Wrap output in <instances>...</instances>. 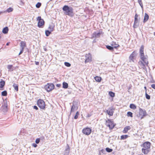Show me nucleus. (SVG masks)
<instances>
[{
	"label": "nucleus",
	"mask_w": 155,
	"mask_h": 155,
	"mask_svg": "<svg viewBox=\"0 0 155 155\" xmlns=\"http://www.w3.org/2000/svg\"><path fill=\"white\" fill-rule=\"evenodd\" d=\"M26 46L25 43L24 41H22L21 42L20 47L21 49H24L25 47Z\"/></svg>",
	"instance_id": "nucleus-16"
},
{
	"label": "nucleus",
	"mask_w": 155,
	"mask_h": 155,
	"mask_svg": "<svg viewBox=\"0 0 155 155\" xmlns=\"http://www.w3.org/2000/svg\"><path fill=\"white\" fill-rule=\"evenodd\" d=\"M147 115V113L145 110L140 108L139 114L138 115V117L140 118V119H143Z\"/></svg>",
	"instance_id": "nucleus-4"
},
{
	"label": "nucleus",
	"mask_w": 155,
	"mask_h": 155,
	"mask_svg": "<svg viewBox=\"0 0 155 155\" xmlns=\"http://www.w3.org/2000/svg\"><path fill=\"white\" fill-rule=\"evenodd\" d=\"M130 127L129 126H127L124 128V130H123V133H126L129 130H130Z\"/></svg>",
	"instance_id": "nucleus-15"
},
{
	"label": "nucleus",
	"mask_w": 155,
	"mask_h": 155,
	"mask_svg": "<svg viewBox=\"0 0 155 155\" xmlns=\"http://www.w3.org/2000/svg\"><path fill=\"white\" fill-rule=\"evenodd\" d=\"M149 16L148 15L145 13V14L144 18L143 19V22H146L149 19Z\"/></svg>",
	"instance_id": "nucleus-18"
},
{
	"label": "nucleus",
	"mask_w": 155,
	"mask_h": 155,
	"mask_svg": "<svg viewBox=\"0 0 155 155\" xmlns=\"http://www.w3.org/2000/svg\"><path fill=\"white\" fill-rule=\"evenodd\" d=\"M37 104L38 106L41 109H44L45 108V103L42 100H39L37 102Z\"/></svg>",
	"instance_id": "nucleus-8"
},
{
	"label": "nucleus",
	"mask_w": 155,
	"mask_h": 155,
	"mask_svg": "<svg viewBox=\"0 0 155 155\" xmlns=\"http://www.w3.org/2000/svg\"><path fill=\"white\" fill-rule=\"evenodd\" d=\"M106 125L111 129H113L115 126L113 122L110 119H108L106 120Z\"/></svg>",
	"instance_id": "nucleus-5"
},
{
	"label": "nucleus",
	"mask_w": 155,
	"mask_h": 155,
	"mask_svg": "<svg viewBox=\"0 0 155 155\" xmlns=\"http://www.w3.org/2000/svg\"><path fill=\"white\" fill-rule=\"evenodd\" d=\"M48 29H49L50 31L52 32L54 29V27L51 25H50L48 27Z\"/></svg>",
	"instance_id": "nucleus-27"
},
{
	"label": "nucleus",
	"mask_w": 155,
	"mask_h": 155,
	"mask_svg": "<svg viewBox=\"0 0 155 155\" xmlns=\"http://www.w3.org/2000/svg\"><path fill=\"white\" fill-rule=\"evenodd\" d=\"M9 43H10L9 42H8V43H6V45H9Z\"/></svg>",
	"instance_id": "nucleus-52"
},
{
	"label": "nucleus",
	"mask_w": 155,
	"mask_h": 155,
	"mask_svg": "<svg viewBox=\"0 0 155 155\" xmlns=\"http://www.w3.org/2000/svg\"><path fill=\"white\" fill-rule=\"evenodd\" d=\"M103 34V33L102 31L100 30L94 32L93 34V37L95 38H99L101 35H102Z\"/></svg>",
	"instance_id": "nucleus-7"
},
{
	"label": "nucleus",
	"mask_w": 155,
	"mask_h": 155,
	"mask_svg": "<svg viewBox=\"0 0 155 155\" xmlns=\"http://www.w3.org/2000/svg\"><path fill=\"white\" fill-rule=\"evenodd\" d=\"M94 79L96 81L100 82L101 81V78L99 77L96 76L94 77Z\"/></svg>",
	"instance_id": "nucleus-21"
},
{
	"label": "nucleus",
	"mask_w": 155,
	"mask_h": 155,
	"mask_svg": "<svg viewBox=\"0 0 155 155\" xmlns=\"http://www.w3.org/2000/svg\"><path fill=\"white\" fill-rule=\"evenodd\" d=\"M40 140L39 138H37L35 140V143H36L38 144L40 142Z\"/></svg>",
	"instance_id": "nucleus-43"
},
{
	"label": "nucleus",
	"mask_w": 155,
	"mask_h": 155,
	"mask_svg": "<svg viewBox=\"0 0 155 155\" xmlns=\"http://www.w3.org/2000/svg\"><path fill=\"white\" fill-rule=\"evenodd\" d=\"M5 82L4 81H0V90H2V88L5 85Z\"/></svg>",
	"instance_id": "nucleus-17"
},
{
	"label": "nucleus",
	"mask_w": 155,
	"mask_h": 155,
	"mask_svg": "<svg viewBox=\"0 0 155 155\" xmlns=\"http://www.w3.org/2000/svg\"><path fill=\"white\" fill-rule=\"evenodd\" d=\"M154 35H155V32H154Z\"/></svg>",
	"instance_id": "nucleus-55"
},
{
	"label": "nucleus",
	"mask_w": 155,
	"mask_h": 155,
	"mask_svg": "<svg viewBox=\"0 0 155 155\" xmlns=\"http://www.w3.org/2000/svg\"><path fill=\"white\" fill-rule=\"evenodd\" d=\"M138 2L142 8H143V5L141 0H138Z\"/></svg>",
	"instance_id": "nucleus-32"
},
{
	"label": "nucleus",
	"mask_w": 155,
	"mask_h": 155,
	"mask_svg": "<svg viewBox=\"0 0 155 155\" xmlns=\"http://www.w3.org/2000/svg\"><path fill=\"white\" fill-rule=\"evenodd\" d=\"M144 47L142 45L140 48V56L141 60L138 62V67L140 69L144 71H147V67H148V61L147 56L145 55L143 52Z\"/></svg>",
	"instance_id": "nucleus-1"
},
{
	"label": "nucleus",
	"mask_w": 155,
	"mask_h": 155,
	"mask_svg": "<svg viewBox=\"0 0 155 155\" xmlns=\"http://www.w3.org/2000/svg\"><path fill=\"white\" fill-rule=\"evenodd\" d=\"M44 50H45V51H46L47 49H46V48H44Z\"/></svg>",
	"instance_id": "nucleus-53"
},
{
	"label": "nucleus",
	"mask_w": 155,
	"mask_h": 155,
	"mask_svg": "<svg viewBox=\"0 0 155 155\" xmlns=\"http://www.w3.org/2000/svg\"><path fill=\"white\" fill-rule=\"evenodd\" d=\"M85 63L87 62H90L91 61L92 58L91 55L90 53H89L88 54H86L85 56Z\"/></svg>",
	"instance_id": "nucleus-12"
},
{
	"label": "nucleus",
	"mask_w": 155,
	"mask_h": 155,
	"mask_svg": "<svg viewBox=\"0 0 155 155\" xmlns=\"http://www.w3.org/2000/svg\"><path fill=\"white\" fill-rule=\"evenodd\" d=\"M144 88L146 90V87H144Z\"/></svg>",
	"instance_id": "nucleus-54"
},
{
	"label": "nucleus",
	"mask_w": 155,
	"mask_h": 155,
	"mask_svg": "<svg viewBox=\"0 0 155 155\" xmlns=\"http://www.w3.org/2000/svg\"><path fill=\"white\" fill-rule=\"evenodd\" d=\"M138 19L137 18L136 19H134V26L136 25L138 23Z\"/></svg>",
	"instance_id": "nucleus-41"
},
{
	"label": "nucleus",
	"mask_w": 155,
	"mask_h": 155,
	"mask_svg": "<svg viewBox=\"0 0 155 155\" xmlns=\"http://www.w3.org/2000/svg\"><path fill=\"white\" fill-rule=\"evenodd\" d=\"M7 95V92L6 91H5L2 92V96H6Z\"/></svg>",
	"instance_id": "nucleus-33"
},
{
	"label": "nucleus",
	"mask_w": 155,
	"mask_h": 155,
	"mask_svg": "<svg viewBox=\"0 0 155 155\" xmlns=\"http://www.w3.org/2000/svg\"><path fill=\"white\" fill-rule=\"evenodd\" d=\"M24 50V49H21L20 51L19 54V55H20L23 52Z\"/></svg>",
	"instance_id": "nucleus-44"
},
{
	"label": "nucleus",
	"mask_w": 155,
	"mask_h": 155,
	"mask_svg": "<svg viewBox=\"0 0 155 155\" xmlns=\"http://www.w3.org/2000/svg\"><path fill=\"white\" fill-rule=\"evenodd\" d=\"M130 108L133 110H135L136 108V106L134 104H130Z\"/></svg>",
	"instance_id": "nucleus-24"
},
{
	"label": "nucleus",
	"mask_w": 155,
	"mask_h": 155,
	"mask_svg": "<svg viewBox=\"0 0 155 155\" xmlns=\"http://www.w3.org/2000/svg\"><path fill=\"white\" fill-rule=\"evenodd\" d=\"M112 45L113 48H116L119 46V45L117 44L115 42H113L112 44Z\"/></svg>",
	"instance_id": "nucleus-25"
},
{
	"label": "nucleus",
	"mask_w": 155,
	"mask_h": 155,
	"mask_svg": "<svg viewBox=\"0 0 155 155\" xmlns=\"http://www.w3.org/2000/svg\"><path fill=\"white\" fill-rule=\"evenodd\" d=\"M106 47L108 49L110 50H112L113 49V48L112 46H106Z\"/></svg>",
	"instance_id": "nucleus-36"
},
{
	"label": "nucleus",
	"mask_w": 155,
	"mask_h": 155,
	"mask_svg": "<svg viewBox=\"0 0 155 155\" xmlns=\"http://www.w3.org/2000/svg\"><path fill=\"white\" fill-rule=\"evenodd\" d=\"M109 95L111 97H114L115 96L114 93L112 91H110L109 93Z\"/></svg>",
	"instance_id": "nucleus-30"
},
{
	"label": "nucleus",
	"mask_w": 155,
	"mask_h": 155,
	"mask_svg": "<svg viewBox=\"0 0 155 155\" xmlns=\"http://www.w3.org/2000/svg\"><path fill=\"white\" fill-rule=\"evenodd\" d=\"M69 150H70L69 147L68 146V145L67 144V148H66V149H65L66 152L65 153V154H66V155H68L69 153Z\"/></svg>",
	"instance_id": "nucleus-20"
},
{
	"label": "nucleus",
	"mask_w": 155,
	"mask_h": 155,
	"mask_svg": "<svg viewBox=\"0 0 155 155\" xmlns=\"http://www.w3.org/2000/svg\"><path fill=\"white\" fill-rule=\"evenodd\" d=\"M37 20L38 21V26L39 27H42V26L44 24L43 19L41 18V16H38L37 18Z\"/></svg>",
	"instance_id": "nucleus-9"
},
{
	"label": "nucleus",
	"mask_w": 155,
	"mask_h": 155,
	"mask_svg": "<svg viewBox=\"0 0 155 155\" xmlns=\"http://www.w3.org/2000/svg\"><path fill=\"white\" fill-rule=\"evenodd\" d=\"M54 87V85L52 84L48 83L45 87V89L48 92H49L53 90Z\"/></svg>",
	"instance_id": "nucleus-6"
},
{
	"label": "nucleus",
	"mask_w": 155,
	"mask_h": 155,
	"mask_svg": "<svg viewBox=\"0 0 155 155\" xmlns=\"http://www.w3.org/2000/svg\"><path fill=\"white\" fill-rule=\"evenodd\" d=\"M151 87L155 89V84H152L151 85Z\"/></svg>",
	"instance_id": "nucleus-45"
},
{
	"label": "nucleus",
	"mask_w": 155,
	"mask_h": 155,
	"mask_svg": "<svg viewBox=\"0 0 155 155\" xmlns=\"http://www.w3.org/2000/svg\"><path fill=\"white\" fill-rule=\"evenodd\" d=\"M13 10V9L12 8H8L7 9V12H12Z\"/></svg>",
	"instance_id": "nucleus-39"
},
{
	"label": "nucleus",
	"mask_w": 155,
	"mask_h": 155,
	"mask_svg": "<svg viewBox=\"0 0 155 155\" xmlns=\"http://www.w3.org/2000/svg\"><path fill=\"white\" fill-rule=\"evenodd\" d=\"M91 116V115L89 114H88L87 116V117H89Z\"/></svg>",
	"instance_id": "nucleus-51"
},
{
	"label": "nucleus",
	"mask_w": 155,
	"mask_h": 155,
	"mask_svg": "<svg viewBox=\"0 0 155 155\" xmlns=\"http://www.w3.org/2000/svg\"><path fill=\"white\" fill-rule=\"evenodd\" d=\"M34 108L36 110L38 109V108L36 106H34Z\"/></svg>",
	"instance_id": "nucleus-49"
},
{
	"label": "nucleus",
	"mask_w": 155,
	"mask_h": 155,
	"mask_svg": "<svg viewBox=\"0 0 155 155\" xmlns=\"http://www.w3.org/2000/svg\"><path fill=\"white\" fill-rule=\"evenodd\" d=\"M136 55L135 51H133L130 55L129 59V62L130 63L134 62V57Z\"/></svg>",
	"instance_id": "nucleus-11"
},
{
	"label": "nucleus",
	"mask_w": 155,
	"mask_h": 155,
	"mask_svg": "<svg viewBox=\"0 0 155 155\" xmlns=\"http://www.w3.org/2000/svg\"><path fill=\"white\" fill-rule=\"evenodd\" d=\"M56 86L57 87H61V84H57L56 85Z\"/></svg>",
	"instance_id": "nucleus-48"
},
{
	"label": "nucleus",
	"mask_w": 155,
	"mask_h": 155,
	"mask_svg": "<svg viewBox=\"0 0 155 155\" xmlns=\"http://www.w3.org/2000/svg\"><path fill=\"white\" fill-rule=\"evenodd\" d=\"M138 17V15H137V14H136L135 15L134 19H136Z\"/></svg>",
	"instance_id": "nucleus-47"
},
{
	"label": "nucleus",
	"mask_w": 155,
	"mask_h": 155,
	"mask_svg": "<svg viewBox=\"0 0 155 155\" xmlns=\"http://www.w3.org/2000/svg\"><path fill=\"white\" fill-rule=\"evenodd\" d=\"M7 68L8 69V71L10 70H11L12 71H13V69L12 68V65H8V66Z\"/></svg>",
	"instance_id": "nucleus-29"
},
{
	"label": "nucleus",
	"mask_w": 155,
	"mask_h": 155,
	"mask_svg": "<svg viewBox=\"0 0 155 155\" xmlns=\"http://www.w3.org/2000/svg\"><path fill=\"white\" fill-rule=\"evenodd\" d=\"M128 137V136L127 135H123L121 136V139L124 140L127 138Z\"/></svg>",
	"instance_id": "nucleus-31"
},
{
	"label": "nucleus",
	"mask_w": 155,
	"mask_h": 155,
	"mask_svg": "<svg viewBox=\"0 0 155 155\" xmlns=\"http://www.w3.org/2000/svg\"><path fill=\"white\" fill-rule=\"evenodd\" d=\"M32 145L33 146L35 147H36L37 146V145L36 143H33Z\"/></svg>",
	"instance_id": "nucleus-46"
},
{
	"label": "nucleus",
	"mask_w": 155,
	"mask_h": 155,
	"mask_svg": "<svg viewBox=\"0 0 155 155\" xmlns=\"http://www.w3.org/2000/svg\"><path fill=\"white\" fill-rule=\"evenodd\" d=\"M68 84L65 82H63V87L64 88L66 89L68 87Z\"/></svg>",
	"instance_id": "nucleus-23"
},
{
	"label": "nucleus",
	"mask_w": 155,
	"mask_h": 155,
	"mask_svg": "<svg viewBox=\"0 0 155 155\" xmlns=\"http://www.w3.org/2000/svg\"><path fill=\"white\" fill-rule=\"evenodd\" d=\"M146 98L147 99H150V96L148 95L146 92Z\"/></svg>",
	"instance_id": "nucleus-42"
},
{
	"label": "nucleus",
	"mask_w": 155,
	"mask_h": 155,
	"mask_svg": "<svg viewBox=\"0 0 155 155\" xmlns=\"http://www.w3.org/2000/svg\"><path fill=\"white\" fill-rule=\"evenodd\" d=\"M41 4L40 2H38L36 5V6L37 8H39L41 6Z\"/></svg>",
	"instance_id": "nucleus-38"
},
{
	"label": "nucleus",
	"mask_w": 155,
	"mask_h": 155,
	"mask_svg": "<svg viewBox=\"0 0 155 155\" xmlns=\"http://www.w3.org/2000/svg\"><path fill=\"white\" fill-rule=\"evenodd\" d=\"M77 109V108L76 107V106L74 105H73L72 106L71 110V112L74 111L75 110H76Z\"/></svg>",
	"instance_id": "nucleus-26"
},
{
	"label": "nucleus",
	"mask_w": 155,
	"mask_h": 155,
	"mask_svg": "<svg viewBox=\"0 0 155 155\" xmlns=\"http://www.w3.org/2000/svg\"><path fill=\"white\" fill-rule=\"evenodd\" d=\"M106 150L107 152H109V153L111 152L113 150L112 149H110V148H108V147L106 148Z\"/></svg>",
	"instance_id": "nucleus-35"
},
{
	"label": "nucleus",
	"mask_w": 155,
	"mask_h": 155,
	"mask_svg": "<svg viewBox=\"0 0 155 155\" xmlns=\"http://www.w3.org/2000/svg\"><path fill=\"white\" fill-rule=\"evenodd\" d=\"M79 114V112L78 111H77L76 114L75 115L74 117V118L75 119H77L78 118V115Z\"/></svg>",
	"instance_id": "nucleus-37"
},
{
	"label": "nucleus",
	"mask_w": 155,
	"mask_h": 155,
	"mask_svg": "<svg viewBox=\"0 0 155 155\" xmlns=\"http://www.w3.org/2000/svg\"><path fill=\"white\" fill-rule=\"evenodd\" d=\"M0 38H1V36H0Z\"/></svg>",
	"instance_id": "nucleus-56"
},
{
	"label": "nucleus",
	"mask_w": 155,
	"mask_h": 155,
	"mask_svg": "<svg viewBox=\"0 0 155 155\" xmlns=\"http://www.w3.org/2000/svg\"><path fill=\"white\" fill-rule=\"evenodd\" d=\"M8 27H6L4 28L2 30V32L3 33L6 34L8 33Z\"/></svg>",
	"instance_id": "nucleus-19"
},
{
	"label": "nucleus",
	"mask_w": 155,
	"mask_h": 155,
	"mask_svg": "<svg viewBox=\"0 0 155 155\" xmlns=\"http://www.w3.org/2000/svg\"><path fill=\"white\" fill-rule=\"evenodd\" d=\"M35 63L36 65H38L39 64V62L38 61H35Z\"/></svg>",
	"instance_id": "nucleus-50"
},
{
	"label": "nucleus",
	"mask_w": 155,
	"mask_h": 155,
	"mask_svg": "<svg viewBox=\"0 0 155 155\" xmlns=\"http://www.w3.org/2000/svg\"><path fill=\"white\" fill-rule=\"evenodd\" d=\"M63 11H64V14L67 15L72 16L73 13V9L68 5H64L62 8Z\"/></svg>",
	"instance_id": "nucleus-3"
},
{
	"label": "nucleus",
	"mask_w": 155,
	"mask_h": 155,
	"mask_svg": "<svg viewBox=\"0 0 155 155\" xmlns=\"http://www.w3.org/2000/svg\"><path fill=\"white\" fill-rule=\"evenodd\" d=\"M51 32V31H50L49 30H46L45 31V33L46 35L47 36H48L50 35Z\"/></svg>",
	"instance_id": "nucleus-28"
},
{
	"label": "nucleus",
	"mask_w": 155,
	"mask_h": 155,
	"mask_svg": "<svg viewBox=\"0 0 155 155\" xmlns=\"http://www.w3.org/2000/svg\"><path fill=\"white\" fill-rule=\"evenodd\" d=\"M150 143L149 142H146L143 143L142 147L143 148L142 149V152L145 154H147L150 151Z\"/></svg>",
	"instance_id": "nucleus-2"
},
{
	"label": "nucleus",
	"mask_w": 155,
	"mask_h": 155,
	"mask_svg": "<svg viewBox=\"0 0 155 155\" xmlns=\"http://www.w3.org/2000/svg\"><path fill=\"white\" fill-rule=\"evenodd\" d=\"M127 116L128 117H133V114L131 112H128L127 113Z\"/></svg>",
	"instance_id": "nucleus-34"
},
{
	"label": "nucleus",
	"mask_w": 155,
	"mask_h": 155,
	"mask_svg": "<svg viewBox=\"0 0 155 155\" xmlns=\"http://www.w3.org/2000/svg\"><path fill=\"white\" fill-rule=\"evenodd\" d=\"M13 87L16 91H18V86L17 84L14 83L13 85Z\"/></svg>",
	"instance_id": "nucleus-22"
},
{
	"label": "nucleus",
	"mask_w": 155,
	"mask_h": 155,
	"mask_svg": "<svg viewBox=\"0 0 155 155\" xmlns=\"http://www.w3.org/2000/svg\"><path fill=\"white\" fill-rule=\"evenodd\" d=\"M82 132L84 134L88 135L91 134V130L89 127H86L84 128L82 130Z\"/></svg>",
	"instance_id": "nucleus-10"
},
{
	"label": "nucleus",
	"mask_w": 155,
	"mask_h": 155,
	"mask_svg": "<svg viewBox=\"0 0 155 155\" xmlns=\"http://www.w3.org/2000/svg\"><path fill=\"white\" fill-rule=\"evenodd\" d=\"M1 109L3 112H5L7 111V103H5L3 105Z\"/></svg>",
	"instance_id": "nucleus-14"
},
{
	"label": "nucleus",
	"mask_w": 155,
	"mask_h": 155,
	"mask_svg": "<svg viewBox=\"0 0 155 155\" xmlns=\"http://www.w3.org/2000/svg\"><path fill=\"white\" fill-rule=\"evenodd\" d=\"M64 64L65 65L68 67H69L71 66V64L70 63H69L68 62H65L64 63Z\"/></svg>",
	"instance_id": "nucleus-40"
},
{
	"label": "nucleus",
	"mask_w": 155,
	"mask_h": 155,
	"mask_svg": "<svg viewBox=\"0 0 155 155\" xmlns=\"http://www.w3.org/2000/svg\"><path fill=\"white\" fill-rule=\"evenodd\" d=\"M104 112L107 113L110 116H112L114 112V109L113 108H109L107 110H106V111Z\"/></svg>",
	"instance_id": "nucleus-13"
}]
</instances>
